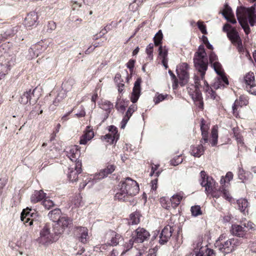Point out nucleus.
I'll use <instances>...</instances> for the list:
<instances>
[{
	"label": "nucleus",
	"mask_w": 256,
	"mask_h": 256,
	"mask_svg": "<svg viewBox=\"0 0 256 256\" xmlns=\"http://www.w3.org/2000/svg\"><path fill=\"white\" fill-rule=\"evenodd\" d=\"M236 14L240 24L246 34L248 35L250 30L248 22L252 26H254L256 22L254 6L248 8L244 6H238Z\"/></svg>",
	"instance_id": "nucleus-1"
},
{
	"label": "nucleus",
	"mask_w": 256,
	"mask_h": 256,
	"mask_svg": "<svg viewBox=\"0 0 256 256\" xmlns=\"http://www.w3.org/2000/svg\"><path fill=\"white\" fill-rule=\"evenodd\" d=\"M194 62L196 68L200 73L201 78L203 80L208 66L206 54L204 46H199L198 51L194 54Z\"/></svg>",
	"instance_id": "nucleus-2"
},
{
	"label": "nucleus",
	"mask_w": 256,
	"mask_h": 256,
	"mask_svg": "<svg viewBox=\"0 0 256 256\" xmlns=\"http://www.w3.org/2000/svg\"><path fill=\"white\" fill-rule=\"evenodd\" d=\"M56 232L54 224H46L40 232V242L46 244L57 240L60 234Z\"/></svg>",
	"instance_id": "nucleus-3"
},
{
	"label": "nucleus",
	"mask_w": 256,
	"mask_h": 256,
	"mask_svg": "<svg viewBox=\"0 0 256 256\" xmlns=\"http://www.w3.org/2000/svg\"><path fill=\"white\" fill-rule=\"evenodd\" d=\"M214 70L218 74V76L214 79L212 86L214 89L224 88L228 84V81L224 75L220 64H214Z\"/></svg>",
	"instance_id": "nucleus-4"
},
{
	"label": "nucleus",
	"mask_w": 256,
	"mask_h": 256,
	"mask_svg": "<svg viewBox=\"0 0 256 256\" xmlns=\"http://www.w3.org/2000/svg\"><path fill=\"white\" fill-rule=\"evenodd\" d=\"M40 218L37 212L28 207L22 210L20 216L22 221L24 224L28 223L29 226L32 225L34 222L38 224Z\"/></svg>",
	"instance_id": "nucleus-5"
},
{
	"label": "nucleus",
	"mask_w": 256,
	"mask_h": 256,
	"mask_svg": "<svg viewBox=\"0 0 256 256\" xmlns=\"http://www.w3.org/2000/svg\"><path fill=\"white\" fill-rule=\"evenodd\" d=\"M120 185L130 196L136 195L140 190L136 181L128 177L126 178L124 181H122Z\"/></svg>",
	"instance_id": "nucleus-6"
},
{
	"label": "nucleus",
	"mask_w": 256,
	"mask_h": 256,
	"mask_svg": "<svg viewBox=\"0 0 256 256\" xmlns=\"http://www.w3.org/2000/svg\"><path fill=\"white\" fill-rule=\"evenodd\" d=\"M222 236H221L215 244L216 248L224 254H229L234 250L236 240L234 238L227 240L226 242H222Z\"/></svg>",
	"instance_id": "nucleus-7"
},
{
	"label": "nucleus",
	"mask_w": 256,
	"mask_h": 256,
	"mask_svg": "<svg viewBox=\"0 0 256 256\" xmlns=\"http://www.w3.org/2000/svg\"><path fill=\"white\" fill-rule=\"evenodd\" d=\"M246 89L250 94L256 96V84L253 72L248 73L244 78Z\"/></svg>",
	"instance_id": "nucleus-8"
},
{
	"label": "nucleus",
	"mask_w": 256,
	"mask_h": 256,
	"mask_svg": "<svg viewBox=\"0 0 256 256\" xmlns=\"http://www.w3.org/2000/svg\"><path fill=\"white\" fill-rule=\"evenodd\" d=\"M200 176L201 186L205 188V191L206 193H210L214 185V180L212 178L208 176L204 170L200 172Z\"/></svg>",
	"instance_id": "nucleus-9"
},
{
	"label": "nucleus",
	"mask_w": 256,
	"mask_h": 256,
	"mask_svg": "<svg viewBox=\"0 0 256 256\" xmlns=\"http://www.w3.org/2000/svg\"><path fill=\"white\" fill-rule=\"evenodd\" d=\"M81 161H78L68 168V178L71 182H76L78 175L82 172Z\"/></svg>",
	"instance_id": "nucleus-10"
},
{
	"label": "nucleus",
	"mask_w": 256,
	"mask_h": 256,
	"mask_svg": "<svg viewBox=\"0 0 256 256\" xmlns=\"http://www.w3.org/2000/svg\"><path fill=\"white\" fill-rule=\"evenodd\" d=\"M188 69V65L185 62L180 64L176 69L178 76L181 81V86H184L188 82L189 78Z\"/></svg>",
	"instance_id": "nucleus-11"
},
{
	"label": "nucleus",
	"mask_w": 256,
	"mask_h": 256,
	"mask_svg": "<svg viewBox=\"0 0 256 256\" xmlns=\"http://www.w3.org/2000/svg\"><path fill=\"white\" fill-rule=\"evenodd\" d=\"M150 236L149 232L142 228H138L132 234V238L136 242H143L148 239Z\"/></svg>",
	"instance_id": "nucleus-12"
},
{
	"label": "nucleus",
	"mask_w": 256,
	"mask_h": 256,
	"mask_svg": "<svg viewBox=\"0 0 256 256\" xmlns=\"http://www.w3.org/2000/svg\"><path fill=\"white\" fill-rule=\"evenodd\" d=\"M199 78L197 76H194V86H192V88H188V91L193 100L202 99V93L200 90V84L198 82Z\"/></svg>",
	"instance_id": "nucleus-13"
},
{
	"label": "nucleus",
	"mask_w": 256,
	"mask_h": 256,
	"mask_svg": "<svg viewBox=\"0 0 256 256\" xmlns=\"http://www.w3.org/2000/svg\"><path fill=\"white\" fill-rule=\"evenodd\" d=\"M56 228V234H62L64 230L72 224V220L66 216H63L60 220L54 224Z\"/></svg>",
	"instance_id": "nucleus-14"
},
{
	"label": "nucleus",
	"mask_w": 256,
	"mask_h": 256,
	"mask_svg": "<svg viewBox=\"0 0 256 256\" xmlns=\"http://www.w3.org/2000/svg\"><path fill=\"white\" fill-rule=\"evenodd\" d=\"M116 166L114 164H108L106 168L102 170L99 173L95 174L92 176L93 182H97L104 178L107 176L108 174L114 172Z\"/></svg>",
	"instance_id": "nucleus-15"
},
{
	"label": "nucleus",
	"mask_w": 256,
	"mask_h": 256,
	"mask_svg": "<svg viewBox=\"0 0 256 256\" xmlns=\"http://www.w3.org/2000/svg\"><path fill=\"white\" fill-rule=\"evenodd\" d=\"M141 82L142 79L140 78H138L134 82L132 92L130 96V100L133 104L136 103L140 96L141 92Z\"/></svg>",
	"instance_id": "nucleus-16"
},
{
	"label": "nucleus",
	"mask_w": 256,
	"mask_h": 256,
	"mask_svg": "<svg viewBox=\"0 0 256 256\" xmlns=\"http://www.w3.org/2000/svg\"><path fill=\"white\" fill-rule=\"evenodd\" d=\"M173 230H174L172 226L169 225L166 226L160 234L159 240L160 243V244H164L167 242L172 236Z\"/></svg>",
	"instance_id": "nucleus-17"
},
{
	"label": "nucleus",
	"mask_w": 256,
	"mask_h": 256,
	"mask_svg": "<svg viewBox=\"0 0 256 256\" xmlns=\"http://www.w3.org/2000/svg\"><path fill=\"white\" fill-rule=\"evenodd\" d=\"M40 14L38 12H31L25 18L24 24L27 27H31L36 24Z\"/></svg>",
	"instance_id": "nucleus-18"
},
{
	"label": "nucleus",
	"mask_w": 256,
	"mask_h": 256,
	"mask_svg": "<svg viewBox=\"0 0 256 256\" xmlns=\"http://www.w3.org/2000/svg\"><path fill=\"white\" fill-rule=\"evenodd\" d=\"M231 232L233 235L238 237H244L246 233V228L241 224H233L232 226Z\"/></svg>",
	"instance_id": "nucleus-19"
},
{
	"label": "nucleus",
	"mask_w": 256,
	"mask_h": 256,
	"mask_svg": "<svg viewBox=\"0 0 256 256\" xmlns=\"http://www.w3.org/2000/svg\"><path fill=\"white\" fill-rule=\"evenodd\" d=\"M137 110V106L136 104L130 105L128 110L126 111L123 119L121 122V128H124L126 126L130 120V118L132 116V114Z\"/></svg>",
	"instance_id": "nucleus-20"
},
{
	"label": "nucleus",
	"mask_w": 256,
	"mask_h": 256,
	"mask_svg": "<svg viewBox=\"0 0 256 256\" xmlns=\"http://www.w3.org/2000/svg\"><path fill=\"white\" fill-rule=\"evenodd\" d=\"M66 152L67 156L72 162H74L75 163H76V162L80 161L78 160L80 156V152L78 150V146H72Z\"/></svg>",
	"instance_id": "nucleus-21"
},
{
	"label": "nucleus",
	"mask_w": 256,
	"mask_h": 256,
	"mask_svg": "<svg viewBox=\"0 0 256 256\" xmlns=\"http://www.w3.org/2000/svg\"><path fill=\"white\" fill-rule=\"evenodd\" d=\"M204 90L206 92V96L208 98L212 99L213 100H216V101H218L220 99V97L218 96L211 88H210L208 86V83L206 80H204Z\"/></svg>",
	"instance_id": "nucleus-22"
},
{
	"label": "nucleus",
	"mask_w": 256,
	"mask_h": 256,
	"mask_svg": "<svg viewBox=\"0 0 256 256\" xmlns=\"http://www.w3.org/2000/svg\"><path fill=\"white\" fill-rule=\"evenodd\" d=\"M61 210L59 208H56L51 210L48 214V216L50 219L52 220L54 223H56L60 220V218L62 217Z\"/></svg>",
	"instance_id": "nucleus-23"
},
{
	"label": "nucleus",
	"mask_w": 256,
	"mask_h": 256,
	"mask_svg": "<svg viewBox=\"0 0 256 256\" xmlns=\"http://www.w3.org/2000/svg\"><path fill=\"white\" fill-rule=\"evenodd\" d=\"M46 196V194L44 193L43 190H36L31 196L30 201L32 203L36 204L42 200Z\"/></svg>",
	"instance_id": "nucleus-24"
},
{
	"label": "nucleus",
	"mask_w": 256,
	"mask_h": 256,
	"mask_svg": "<svg viewBox=\"0 0 256 256\" xmlns=\"http://www.w3.org/2000/svg\"><path fill=\"white\" fill-rule=\"evenodd\" d=\"M120 187L118 192H117L114 198L118 200L126 201L128 200L129 196H130L126 192V190L120 185Z\"/></svg>",
	"instance_id": "nucleus-25"
},
{
	"label": "nucleus",
	"mask_w": 256,
	"mask_h": 256,
	"mask_svg": "<svg viewBox=\"0 0 256 256\" xmlns=\"http://www.w3.org/2000/svg\"><path fill=\"white\" fill-rule=\"evenodd\" d=\"M228 37L233 44L241 40L238 32L234 28H232L227 34Z\"/></svg>",
	"instance_id": "nucleus-26"
},
{
	"label": "nucleus",
	"mask_w": 256,
	"mask_h": 256,
	"mask_svg": "<svg viewBox=\"0 0 256 256\" xmlns=\"http://www.w3.org/2000/svg\"><path fill=\"white\" fill-rule=\"evenodd\" d=\"M184 193L180 192L175 195H174L170 200L171 202V206L174 208H176L178 205L180 204L182 200L184 198Z\"/></svg>",
	"instance_id": "nucleus-27"
},
{
	"label": "nucleus",
	"mask_w": 256,
	"mask_h": 256,
	"mask_svg": "<svg viewBox=\"0 0 256 256\" xmlns=\"http://www.w3.org/2000/svg\"><path fill=\"white\" fill-rule=\"evenodd\" d=\"M34 90H32L30 89L28 91L24 92L21 96L20 102L23 104H26L28 102H30V103L31 104L30 101L32 98V96L34 95Z\"/></svg>",
	"instance_id": "nucleus-28"
},
{
	"label": "nucleus",
	"mask_w": 256,
	"mask_h": 256,
	"mask_svg": "<svg viewBox=\"0 0 256 256\" xmlns=\"http://www.w3.org/2000/svg\"><path fill=\"white\" fill-rule=\"evenodd\" d=\"M238 208L244 214L248 212V202L245 198H240L237 200Z\"/></svg>",
	"instance_id": "nucleus-29"
},
{
	"label": "nucleus",
	"mask_w": 256,
	"mask_h": 256,
	"mask_svg": "<svg viewBox=\"0 0 256 256\" xmlns=\"http://www.w3.org/2000/svg\"><path fill=\"white\" fill-rule=\"evenodd\" d=\"M46 48V46L44 44L43 42H39L32 46L30 50H34V54L38 56L40 54L44 51Z\"/></svg>",
	"instance_id": "nucleus-30"
},
{
	"label": "nucleus",
	"mask_w": 256,
	"mask_h": 256,
	"mask_svg": "<svg viewBox=\"0 0 256 256\" xmlns=\"http://www.w3.org/2000/svg\"><path fill=\"white\" fill-rule=\"evenodd\" d=\"M204 152V146L202 144L191 148V154L196 157H200Z\"/></svg>",
	"instance_id": "nucleus-31"
},
{
	"label": "nucleus",
	"mask_w": 256,
	"mask_h": 256,
	"mask_svg": "<svg viewBox=\"0 0 256 256\" xmlns=\"http://www.w3.org/2000/svg\"><path fill=\"white\" fill-rule=\"evenodd\" d=\"M211 140L212 146H214L218 144V126L216 125L212 127L211 132Z\"/></svg>",
	"instance_id": "nucleus-32"
},
{
	"label": "nucleus",
	"mask_w": 256,
	"mask_h": 256,
	"mask_svg": "<svg viewBox=\"0 0 256 256\" xmlns=\"http://www.w3.org/2000/svg\"><path fill=\"white\" fill-rule=\"evenodd\" d=\"M78 230V232L80 234V240L84 244L86 243L88 241V228L86 227H80Z\"/></svg>",
	"instance_id": "nucleus-33"
},
{
	"label": "nucleus",
	"mask_w": 256,
	"mask_h": 256,
	"mask_svg": "<svg viewBox=\"0 0 256 256\" xmlns=\"http://www.w3.org/2000/svg\"><path fill=\"white\" fill-rule=\"evenodd\" d=\"M140 214L138 212L132 213L130 215V219L128 222L130 224H137L140 222Z\"/></svg>",
	"instance_id": "nucleus-34"
},
{
	"label": "nucleus",
	"mask_w": 256,
	"mask_h": 256,
	"mask_svg": "<svg viewBox=\"0 0 256 256\" xmlns=\"http://www.w3.org/2000/svg\"><path fill=\"white\" fill-rule=\"evenodd\" d=\"M214 255L215 254L213 250L206 248L203 250L201 248L196 256H214Z\"/></svg>",
	"instance_id": "nucleus-35"
},
{
	"label": "nucleus",
	"mask_w": 256,
	"mask_h": 256,
	"mask_svg": "<svg viewBox=\"0 0 256 256\" xmlns=\"http://www.w3.org/2000/svg\"><path fill=\"white\" fill-rule=\"evenodd\" d=\"M10 69V66L8 64H0V80L2 79L8 73Z\"/></svg>",
	"instance_id": "nucleus-36"
},
{
	"label": "nucleus",
	"mask_w": 256,
	"mask_h": 256,
	"mask_svg": "<svg viewBox=\"0 0 256 256\" xmlns=\"http://www.w3.org/2000/svg\"><path fill=\"white\" fill-rule=\"evenodd\" d=\"M112 238H111L110 242H108V244L115 246H116L120 242V240L122 239V237L120 235L116 234L115 232H112Z\"/></svg>",
	"instance_id": "nucleus-37"
},
{
	"label": "nucleus",
	"mask_w": 256,
	"mask_h": 256,
	"mask_svg": "<svg viewBox=\"0 0 256 256\" xmlns=\"http://www.w3.org/2000/svg\"><path fill=\"white\" fill-rule=\"evenodd\" d=\"M224 18L228 16H234L231 8L228 5L227 3H226L224 5V8L223 10L220 12Z\"/></svg>",
	"instance_id": "nucleus-38"
},
{
	"label": "nucleus",
	"mask_w": 256,
	"mask_h": 256,
	"mask_svg": "<svg viewBox=\"0 0 256 256\" xmlns=\"http://www.w3.org/2000/svg\"><path fill=\"white\" fill-rule=\"evenodd\" d=\"M74 84L72 80H68L62 83V88L64 92H69L72 89Z\"/></svg>",
	"instance_id": "nucleus-39"
},
{
	"label": "nucleus",
	"mask_w": 256,
	"mask_h": 256,
	"mask_svg": "<svg viewBox=\"0 0 256 256\" xmlns=\"http://www.w3.org/2000/svg\"><path fill=\"white\" fill-rule=\"evenodd\" d=\"M158 55L162 60H168V49L160 46L158 48Z\"/></svg>",
	"instance_id": "nucleus-40"
},
{
	"label": "nucleus",
	"mask_w": 256,
	"mask_h": 256,
	"mask_svg": "<svg viewBox=\"0 0 256 256\" xmlns=\"http://www.w3.org/2000/svg\"><path fill=\"white\" fill-rule=\"evenodd\" d=\"M160 202L162 206L166 209L169 210L171 206V202L170 200L166 197L160 198Z\"/></svg>",
	"instance_id": "nucleus-41"
},
{
	"label": "nucleus",
	"mask_w": 256,
	"mask_h": 256,
	"mask_svg": "<svg viewBox=\"0 0 256 256\" xmlns=\"http://www.w3.org/2000/svg\"><path fill=\"white\" fill-rule=\"evenodd\" d=\"M163 38L162 33L161 30H160L154 36V44L156 46L161 44Z\"/></svg>",
	"instance_id": "nucleus-42"
},
{
	"label": "nucleus",
	"mask_w": 256,
	"mask_h": 256,
	"mask_svg": "<svg viewBox=\"0 0 256 256\" xmlns=\"http://www.w3.org/2000/svg\"><path fill=\"white\" fill-rule=\"evenodd\" d=\"M220 194L228 202H230L232 197L228 190H227L224 186L220 188Z\"/></svg>",
	"instance_id": "nucleus-43"
},
{
	"label": "nucleus",
	"mask_w": 256,
	"mask_h": 256,
	"mask_svg": "<svg viewBox=\"0 0 256 256\" xmlns=\"http://www.w3.org/2000/svg\"><path fill=\"white\" fill-rule=\"evenodd\" d=\"M153 49L154 44L152 43L150 44L146 48V53L148 54L147 58L150 60L153 59Z\"/></svg>",
	"instance_id": "nucleus-44"
},
{
	"label": "nucleus",
	"mask_w": 256,
	"mask_h": 256,
	"mask_svg": "<svg viewBox=\"0 0 256 256\" xmlns=\"http://www.w3.org/2000/svg\"><path fill=\"white\" fill-rule=\"evenodd\" d=\"M92 176H84V177H86V178L84 180V182L80 184V189L84 188L87 184L90 182H91L90 186L94 184L95 182H93Z\"/></svg>",
	"instance_id": "nucleus-45"
},
{
	"label": "nucleus",
	"mask_w": 256,
	"mask_h": 256,
	"mask_svg": "<svg viewBox=\"0 0 256 256\" xmlns=\"http://www.w3.org/2000/svg\"><path fill=\"white\" fill-rule=\"evenodd\" d=\"M190 211L192 216H197L202 214L201 208L199 206H192L190 208Z\"/></svg>",
	"instance_id": "nucleus-46"
},
{
	"label": "nucleus",
	"mask_w": 256,
	"mask_h": 256,
	"mask_svg": "<svg viewBox=\"0 0 256 256\" xmlns=\"http://www.w3.org/2000/svg\"><path fill=\"white\" fill-rule=\"evenodd\" d=\"M134 242H135L132 238L128 240V242L124 245V250L121 254L122 255L124 254L126 252L131 249L132 248Z\"/></svg>",
	"instance_id": "nucleus-47"
},
{
	"label": "nucleus",
	"mask_w": 256,
	"mask_h": 256,
	"mask_svg": "<svg viewBox=\"0 0 256 256\" xmlns=\"http://www.w3.org/2000/svg\"><path fill=\"white\" fill-rule=\"evenodd\" d=\"M108 130L110 132V134H112L113 136V139H116V141H117L119 138L117 128L114 126H109Z\"/></svg>",
	"instance_id": "nucleus-48"
},
{
	"label": "nucleus",
	"mask_w": 256,
	"mask_h": 256,
	"mask_svg": "<svg viewBox=\"0 0 256 256\" xmlns=\"http://www.w3.org/2000/svg\"><path fill=\"white\" fill-rule=\"evenodd\" d=\"M218 56H217L213 52H211L209 54V60L210 64H212V66L214 68V64H220L218 61Z\"/></svg>",
	"instance_id": "nucleus-49"
},
{
	"label": "nucleus",
	"mask_w": 256,
	"mask_h": 256,
	"mask_svg": "<svg viewBox=\"0 0 256 256\" xmlns=\"http://www.w3.org/2000/svg\"><path fill=\"white\" fill-rule=\"evenodd\" d=\"M42 204L48 210L50 209L52 207L54 206V204L52 200L48 198H44L42 202Z\"/></svg>",
	"instance_id": "nucleus-50"
},
{
	"label": "nucleus",
	"mask_w": 256,
	"mask_h": 256,
	"mask_svg": "<svg viewBox=\"0 0 256 256\" xmlns=\"http://www.w3.org/2000/svg\"><path fill=\"white\" fill-rule=\"evenodd\" d=\"M244 227L246 228V232L250 230H255V224L251 222L246 221L242 223Z\"/></svg>",
	"instance_id": "nucleus-51"
},
{
	"label": "nucleus",
	"mask_w": 256,
	"mask_h": 256,
	"mask_svg": "<svg viewBox=\"0 0 256 256\" xmlns=\"http://www.w3.org/2000/svg\"><path fill=\"white\" fill-rule=\"evenodd\" d=\"M234 44L236 45L237 48L238 50V51L240 52H246V56L247 57H250V55L249 54V52L248 51H245L244 48L242 40L239 41L238 42Z\"/></svg>",
	"instance_id": "nucleus-52"
},
{
	"label": "nucleus",
	"mask_w": 256,
	"mask_h": 256,
	"mask_svg": "<svg viewBox=\"0 0 256 256\" xmlns=\"http://www.w3.org/2000/svg\"><path fill=\"white\" fill-rule=\"evenodd\" d=\"M168 74L171 76L172 80H173L172 88L173 89H176L178 86V80L176 78L174 74L172 72L171 70H168Z\"/></svg>",
	"instance_id": "nucleus-53"
},
{
	"label": "nucleus",
	"mask_w": 256,
	"mask_h": 256,
	"mask_svg": "<svg viewBox=\"0 0 256 256\" xmlns=\"http://www.w3.org/2000/svg\"><path fill=\"white\" fill-rule=\"evenodd\" d=\"M182 158L180 156H178L174 158H172V160H170V164L172 166H177L179 164H180L182 163Z\"/></svg>",
	"instance_id": "nucleus-54"
},
{
	"label": "nucleus",
	"mask_w": 256,
	"mask_h": 256,
	"mask_svg": "<svg viewBox=\"0 0 256 256\" xmlns=\"http://www.w3.org/2000/svg\"><path fill=\"white\" fill-rule=\"evenodd\" d=\"M167 96V94L164 95L162 94H159L154 97V101L156 104H158L164 100Z\"/></svg>",
	"instance_id": "nucleus-55"
},
{
	"label": "nucleus",
	"mask_w": 256,
	"mask_h": 256,
	"mask_svg": "<svg viewBox=\"0 0 256 256\" xmlns=\"http://www.w3.org/2000/svg\"><path fill=\"white\" fill-rule=\"evenodd\" d=\"M198 28L200 30L202 34H206L207 32L206 30V26L203 24V22L201 21H198L197 22Z\"/></svg>",
	"instance_id": "nucleus-56"
},
{
	"label": "nucleus",
	"mask_w": 256,
	"mask_h": 256,
	"mask_svg": "<svg viewBox=\"0 0 256 256\" xmlns=\"http://www.w3.org/2000/svg\"><path fill=\"white\" fill-rule=\"evenodd\" d=\"M56 27V23L54 21H50L48 24V31L50 32H51L52 31L54 30Z\"/></svg>",
	"instance_id": "nucleus-57"
},
{
	"label": "nucleus",
	"mask_w": 256,
	"mask_h": 256,
	"mask_svg": "<svg viewBox=\"0 0 256 256\" xmlns=\"http://www.w3.org/2000/svg\"><path fill=\"white\" fill-rule=\"evenodd\" d=\"M248 104V100H247L246 98L241 96L240 97L239 101H238V104L240 106H242L244 105H247Z\"/></svg>",
	"instance_id": "nucleus-58"
},
{
	"label": "nucleus",
	"mask_w": 256,
	"mask_h": 256,
	"mask_svg": "<svg viewBox=\"0 0 256 256\" xmlns=\"http://www.w3.org/2000/svg\"><path fill=\"white\" fill-rule=\"evenodd\" d=\"M112 104L108 101L104 102V104H102V108L106 111L112 108Z\"/></svg>",
	"instance_id": "nucleus-59"
},
{
	"label": "nucleus",
	"mask_w": 256,
	"mask_h": 256,
	"mask_svg": "<svg viewBox=\"0 0 256 256\" xmlns=\"http://www.w3.org/2000/svg\"><path fill=\"white\" fill-rule=\"evenodd\" d=\"M104 138L106 140H107L108 142H110L111 144H114V141L116 139H113V136L112 135V134H106L104 136Z\"/></svg>",
	"instance_id": "nucleus-60"
},
{
	"label": "nucleus",
	"mask_w": 256,
	"mask_h": 256,
	"mask_svg": "<svg viewBox=\"0 0 256 256\" xmlns=\"http://www.w3.org/2000/svg\"><path fill=\"white\" fill-rule=\"evenodd\" d=\"M126 106L122 102H116V108L120 112H123L125 110Z\"/></svg>",
	"instance_id": "nucleus-61"
},
{
	"label": "nucleus",
	"mask_w": 256,
	"mask_h": 256,
	"mask_svg": "<svg viewBox=\"0 0 256 256\" xmlns=\"http://www.w3.org/2000/svg\"><path fill=\"white\" fill-rule=\"evenodd\" d=\"M195 104L200 109L202 110L204 108V102L202 99L198 100H194Z\"/></svg>",
	"instance_id": "nucleus-62"
},
{
	"label": "nucleus",
	"mask_w": 256,
	"mask_h": 256,
	"mask_svg": "<svg viewBox=\"0 0 256 256\" xmlns=\"http://www.w3.org/2000/svg\"><path fill=\"white\" fill-rule=\"evenodd\" d=\"M135 62H136L135 60H129V61L126 64V66H127L128 68L130 69V71H131V72L133 70V68L134 67Z\"/></svg>",
	"instance_id": "nucleus-63"
},
{
	"label": "nucleus",
	"mask_w": 256,
	"mask_h": 256,
	"mask_svg": "<svg viewBox=\"0 0 256 256\" xmlns=\"http://www.w3.org/2000/svg\"><path fill=\"white\" fill-rule=\"evenodd\" d=\"M84 136L87 138V140H90L94 137V134L93 131L88 130Z\"/></svg>",
	"instance_id": "nucleus-64"
}]
</instances>
